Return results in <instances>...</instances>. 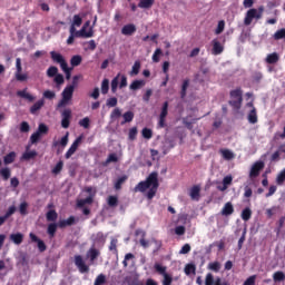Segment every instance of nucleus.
<instances>
[{
  "label": "nucleus",
  "instance_id": "38",
  "mask_svg": "<svg viewBox=\"0 0 285 285\" xmlns=\"http://www.w3.org/2000/svg\"><path fill=\"white\" fill-rule=\"evenodd\" d=\"M58 217H59V214H57V210L55 209H50L46 214L47 222H55L56 219H58Z\"/></svg>",
  "mask_w": 285,
  "mask_h": 285
},
{
  "label": "nucleus",
  "instance_id": "61",
  "mask_svg": "<svg viewBox=\"0 0 285 285\" xmlns=\"http://www.w3.org/2000/svg\"><path fill=\"white\" fill-rule=\"evenodd\" d=\"M163 285H173V276L170 274L163 275Z\"/></svg>",
  "mask_w": 285,
  "mask_h": 285
},
{
  "label": "nucleus",
  "instance_id": "53",
  "mask_svg": "<svg viewBox=\"0 0 285 285\" xmlns=\"http://www.w3.org/2000/svg\"><path fill=\"white\" fill-rule=\"evenodd\" d=\"M58 72H59V68H57L55 66H51L47 70V76L50 77V78L57 77Z\"/></svg>",
  "mask_w": 285,
  "mask_h": 285
},
{
  "label": "nucleus",
  "instance_id": "56",
  "mask_svg": "<svg viewBox=\"0 0 285 285\" xmlns=\"http://www.w3.org/2000/svg\"><path fill=\"white\" fill-rule=\"evenodd\" d=\"M92 238L95 242H99V243L106 242V236L101 232L94 234Z\"/></svg>",
  "mask_w": 285,
  "mask_h": 285
},
{
  "label": "nucleus",
  "instance_id": "14",
  "mask_svg": "<svg viewBox=\"0 0 285 285\" xmlns=\"http://www.w3.org/2000/svg\"><path fill=\"white\" fill-rule=\"evenodd\" d=\"M212 55H214L215 57H217V55H222V52H224V45H222V42H219L218 39H214L212 40Z\"/></svg>",
  "mask_w": 285,
  "mask_h": 285
},
{
  "label": "nucleus",
  "instance_id": "46",
  "mask_svg": "<svg viewBox=\"0 0 285 285\" xmlns=\"http://www.w3.org/2000/svg\"><path fill=\"white\" fill-rule=\"evenodd\" d=\"M208 268L214 273H219V271L222 269V264L219 262H213L208 264Z\"/></svg>",
  "mask_w": 285,
  "mask_h": 285
},
{
  "label": "nucleus",
  "instance_id": "28",
  "mask_svg": "<svg viewBox=\"0 0 285 285\" xmlns=\"http://www.w3.org/2000/svg\"><path fill=\"white\" fill-rule=\"evenodd\" d=\"M50 57L55 63H61L66 60V58H63V56L57 51H51Z\"/></svg>",
  "mask_w": 285,
  "mask_h": 285
},
{
  "label": "nucleus",
  "instance_id": "51",
  "mask_svg": "<svg viewBox=\"0 0 285 285\" xmlns=\"http://www.w3.org/2000/svg\"><path fill=\"white\" fill-rule=\"evenodd\" d=\"M10 168L6 167V168H2L0 170V176L2 177V179H4V181H8V179H10Z\"/></svg>",
  "mask_w": 285,
  "mask_h": 285
},
{
  "label": "nucleus",
  "instance_id": "29",
  "mask_svg": "<svg viewBox=\"0 0 285 285\" xmlns=\"http://www.w3.org/2000/svg\"><path fill=\"white\" fill-rule=\"evenodd\" d=\"M68 137H69V134L67 132L61 139L60 141H53L52 142V146L53 148H57V146H62V148H66L68 146Z\"/></svg>",
  "mask_w": 285,
  "mask_h": 285
},
{
  "label": "nucleus",
  "instance_id": "43",
  "mask_svg": "<svg viewBox=\"0 0 285 285\" xmlns=\"http://www.w3.org/2000/svg\"><path fill=\"white\" fill-rule=\"evenodd\" d=\"M197 273V267L195 264H187L185 266V274L186 275H195Z\"/></svg>",
  "mask_w": 285,
  "mask_h": 285
},
{
  "label": "nucleus",
  "instance_id": "13",
  "mask_svg": "<svg viewBox=\"0 0 285 285\" xmlns=\"http://www.w3.org/2000/svg\"><path fill=\"white\" fill-rule=\"evenodd\" d=\"M14 213H17V206L12 205L8 208L3 216H0V226H3L6 222H8V219L14 215Z\"/></svg>",
  "mask_w": 285,
  "mask_h": 285
},
{
  "label": "nucleus",
  "instance_id": "2",
  "mask_svg": "<svg viewBox=\"0 0 285 285\" xmlns=\"http://www.w3.org/2000/svg\"><path fill=\"white\" fill-rule=\"evenodd\" d=\"M242 95V88L234 89L229 92L230 100L228 104L234 110H239L242 108V102L244 101Z\"/></svg>",
  "mask_w": 285,
  "mask_h": 285
},
{
  "label": "nucleus",
  "instance_id": "54",
  "mask_svg": "<svg viewBox=\"0 0 285 285\" xmlns=\"http://www.w3.org/2000/svg\"><path fill=\"white\" fill-rule=\"evenodd\" d=\"M19 213H20V215H22V216L28 215V203H27V202H22V203L19 205Z\"/></svg>",
  "mask_w": 285,
  "mask_h": 285
},
{
  "label": "nucleus",
  "instance_id": "31",
  "mask_svg": "<svg viewBox=\"0 0 285 285\" xmlns=\"http://www.w3.org/2000/svg\"><path fill=\"white\" fill-rule=\"evenodd\" d=\"M136 235H141V237H142L140 239V246H142V248H148L149 243H148V240H146V232H144L141 229H137Z\"/></svg>",
  "mask_w": 285,
  "mask_h": 285
},
{
  "label": "nucleus",
  "instance_id": "17",
  "mask_svg": "<svg viewBox=\"0 0 285 285\" xmlns=\"http://www.w3.org/2000/svg\"><path fill=\"white\" fill-rule=\"evenodd\" d=\"M200 193H202V188H199V186L195 185L194 187H191V189L189 191V197L191 199H194L195 202H199Z\"/></svg>",
  "mask_w": 285,
  "mask_h": 285
},
{
  "label": "nucleus",
  "instance_id": "12",
  "mask_svg": "<svg viewBox=\"0 0 285 285\" xmlns=\"http://www.w3.org/2000/svg\"><path fill=\"white\" fill-rule=\"evenodd\" d=\"M29 237H30L31 242H33L35 244H38V249L40 253H46L48 246H46V243L43 240L38 238V236L35 235V233H30Z\"/></svg>",
  "mask_w": 285,
  "mask_h": 285
},
{
  "label": "nucleus",
  "instance_id": "3",
  "mask_svg": "<svg viewBox=\"0 0 285 285\" xmlns=\"http://www.w3.org/2000/svg\"><path fill=\"white\" fill-rule=\"evenodd\" d=\"M72 95H75V86H67L63 90H62V98L61 100L58 102L57 108H65V106H68V102H70L72 100Z\"/></svg>",
  "mask_w": 285,
  "mask_h": 285
},
{
  "label": "nucleus",
  "instance_id": "48",
  "mask_svg": "<svg viewBox=\"0 0 285 285\" xmlns=\"http://www.w3.org/2000/svg\"><path fill=\"white\" fill-rule=\"evenodd\" d=\"M117 244H118L117 238H111L110 245H109V250H111V253H114V255H117L119 253V250L117 249Z\"/></svg>",
  "mask_w": 285,
  "mask_h": 285
},
{
  "label": "nucleus",
  "instance_id": "22",
  "mask_svg": "<svg viewBox=\"0 0 285 285\" xmlns=\"http://www.w3.org/2000/svg\"><path fill=\"white\" fill-rule=\"evenodd\" d=\"M17 96L27 99V101H35V96L28 94L27 89L17 91Z\"/></svg>",
  "mask_w": 285,
  "mask_h": 285
},
{
  "label": "nucleus",
  "instance_id": "26",
  "mask_svg": "<svg viewBox=\"0 0 285 285\" xmlns=\"http://www.w3.org/2000/svg\"><path fill=\"white\" fill-rule=\"evenodd\" d=\"M75 224V216H70L68 219H62L59 222V228H66V226H73Z\"/></svg>",
  "mask_w": 285,
  "mask_h": 285
},
{
  "label": "nucleus",
  "instance_id": "34",
  "mask_svg": "<svg viewBox=\"0 0 285 285\" xmlns=\"http://www.w3.org/2000/svg\"><path fill=\"white\" fill-rule=\"evenodd\" d=\"M240 217L243 222H248L250 217H253V210H250L249 207H246L243 209Z\"/></svg>",
  "mask_w": 285,
  "mask_h": 285
},
{
  "label": "nucleus",
  "instance_id": "23",
  "mask_svg": "<svg viewBox=\"0 0 285 285\" xmlns=\"http://www.w3.org/2000/svg\"><path fill=\"white\" fill-rule=\"evenodd\" d=\"M144 86H146V81L145 80H134L129 88L130 90H141V88H144Z\"/></svg>",
  "mask_w": 285,
  "mask_h": 285
},
{
  "label": "nucleus",
  "instance_id": "4",
  "mask_svg": "<svg viewBox=\"0 0 285 285\" xmlns=\"http://www.w3.org/2000/svg\"><path fill=\"white\" fill-rule=\"evenodd\" d=\"M264 12V7L257 9H249L245 16L244 23L245 26H250L254 19H262V13Z\"/></svg>",
  "mask_w": 285,
  "mask_h": 285
},
{
  "label": "nucleus",
  "instance_id": "57",
  "mask_svg": "<svg viewBox=\"0 0 285 285\" xmlns=\"http://www.w3.org/2000/svg\"><path fill=\"white\" fill-rule=\"evenodd\" d=\"M118 104L117 97H111L107 99L106 106L108 108H115Z\"/></svg>",
  "mask_w": 285,
  "mask_h": 285
},
{
  "label": "nucleus",
  "instance_id": "19",
  "mask_svg": "<svg viewBox=\"0 0 285 285\" xmlns=\"http://www.w3.org/2000/svg\"><path fill=\"white\" fill-rule=\"evenodd\" d=\"M46 101L43 99L38 100L30 107L31 115H37L41 108H43Z\"/></svg>",
  "mask_w": 285,
  "mask_h": 285
},
{
  "label": "nucleus",
  "instance_id": "35",
  "mask_svg": "<svg viewBox=\"0 0 285 285\" xmlns=\"http://www.w3.org/2000/svg\"><path fill=\"white\" fill-rule=\"evenodd\" d=\"M126 181H128V176L124 175V176L119 177L115 183V189L121 190V186H124V184H126Z\"/></svg>",
  "mask_w": 285,
  "mask_h": 285
},
{
  "label": "nucleus",
  "instance_id": "63",
  "mask_svg": "<svg viewBox=\"0 0 285 285\" xmlns=\"http://www.w3.org/2000/svg\"><path fill=\"white\" fill-rule=\"evenodd\" d=\"M43 98L45 99H50V100H52V99H55V97H57V94H55V91H52V90H46V91H43Z\"/></svg>",
  "mask_w": 285,
  "mask_h": 285
},
{
  "label": "nucleus",
  "instance_id": "1",
  "mask_svg": "<svg viewBox=\"0 0 285 285\" xmlns=\"http://www.w3.org/2000/svg\"><path fill=\"white\" fill-rule=\"evenodd\" d=\"M159 175L157 171H153L149 174V176L146 178V180H142L136 185L134 188V193H146L147 191V199H154L155 195H157V190L159 188Z\"/></svg>",
  "mask_w": 285,
  "mask_h": 285
},
{
  "label": "nucleus",
  "instance_id": "5",
  "mask_svg": "<svg viewBox=\"0 0 285 285\" xmlns=\"http://www.w3.org/2000/svg\"><path fill=\"white\" fill-rule=\"evenodd\" d=\"M73 259L75 266L78 268L79 273H90V266L86 264L83 256L75 255Z\"/></svg>",
  "mask_w": 285,
  "mask_h": 285
},
{
  "label": "nucleus",
  "instance_id": "58",
  "mask_svg": "<svg viewBox=\"0 0 285 285\" xmlns=\"http://www.w3.org/2000/svg\"><path fill=\"white\" fill-rule=\"evenodd\" d=\"M159 117L166 118L168 117V101H165L161 107V111Z\"/></svg>",
  "mask_w": 285,
  "mask_h": 285
},
{
  "label": "nucleus",
  "instance_id": "42",
  "mask_svg": "<svg viewBox=\"0 0 285 285\" xmlns=\"http://www.w3.org/2000/svg\"><path fill=\"white\" fill-rule=\"evenodd\" d=\"M119 77H121V73H118L112 80H111V92L115 95L117 92V88H119Z\"/></svg>",
  "mask_w": 285,
  "mask_h": 285
},
{
  "label": "nucleus",
  "instance_id": "32",
  "mask_svg": "<svg viewBox=\"0 0 285 285\" xmlns=\"http://www.w3.org/2000/svg\"><path fill=\"white\" fill-rule=\"evenodd\" d=\"M81 23H83V18L79 14H75L70 28H81Z\"/></svg>",
  "mask_w": 285,
  "mask_h": 285
},
{
  "label": "nucleus",
  "instance_id": "11",
  "mask_svg": "<svg viewBox=\"0 0 285 285\" xmlns=\"http://www.w3.org/2000/svg\"><path fill=\"white\" fill-rule=\"evenodd\" d=\"M61 126L63 128H70V119L72 118V110L70 109H65L61 112Z\"/></svg>",
  "mask_w": 285,
  "mask_h": 285
},
{
  "label": "nucleus",
  "instance_id": "44",
  "mask_svg": "<svg viewBox=\"0 0 285 285\" xmlns=\"http://www.w3.org/2000/svg\"><path fill=\"white\" fill-rule=\"evenodd\" d=\"M139 70H141V62L139 60L135 61L132 69L130 71V76H137L139 75Z\"/></svg>",
  "mask_w": 285,
  "mask_h": 285
},
{
  "label": "nucleus",
  "instance_id": "41",
  "mask_svg": "<svg viewBox=\"0 0 285 285\" xmlns=\"http://www.w3.org/2000/svg\"><path fill=\"white\" fill-rule=\"evenodd\" d=\"M81 61H83V58H81L80 55H76L70 59V63L72 68H77V66H81Z\"/></svg>",
  "mask_w": 285,
  "mask_h": 285
},
{
  "label": "nucleus",
  "instance_id": "9",
  "mask_svg": "<svg viewBox=\"0 0 285 285\" xmlns=\"http://www.w3.org/2000/svg\"><path fill=\"white\" fill-rule=\"evenodd\" d=\"M82 140H83V136H79L78 138H76V140L71 144L70 148L65 154V157L67 159H70V157H72L73 154L77 153V149L79 148Z\"/></svg>",
  "mask_w": 285,
  "mask_h": 285
},
{
  "label": "nucleus",
  "instance_id": "27",
  "mask_svg": "<svg viewBox=\"0 0 285 285\" xmlns=\"http://www.w3.org/2000/svg\"><path fill=\"white\" fill-rule=\"evenodd\" d=\"M10 239L11 242H13V244H17V246H19L20 244L23 243V234L21 233L11 234Z\"/></svg>",
  "mask_w": 285,
  "mask_h": 285
},
{
  "label": "nucleus",
  "instance_id": "60",
  "mask_svg": "<svg viewBox=\"0 0 285 285\" xmlns=\"http://www.w3.org/2000/svg\"><path fill=\"white\" fill-rule=\"evenodd\" d=\"M163 51L161 49L157 48L153 55V61L154 63H159V57H161Z\"/></svg>",
  "mask_w": 285,
  "mask_h": 285
},
{
  "label": "nucleus",
  "instance_id": "45",
  "mask_svg": "<svg viewBox=\"0 0 285 285\" xmlns=\"http://www.w3.org/2000/svg\"><path fill=\"white\" fill-rule=\"evenodd\" d=\"M47 233L50 237H55V235L57 234V224L50 223L47 227Z\"/></svg>",
  "mask_w": 285,
  "mask_h": 285
},
{
  "label": "nucleus",
  "instance_id": "47",
  "mask_svg": "<svg viewBox=\"0 0 285 285\" xmlns=\"http://www.w3.org/2000/svg\"><path fill=\"white\" fill-rule=\"evenodd\" d=\"M274 282H285V274L282 271L275 272L273 274Z\"/></svg>",
  "mask_w": 285,
  "mask_h": 285
},
{
  "label": "nucleus",
  "instance_id": "25",
  "mask_svg": "<svg viewBox=\"0 0 285 285\" xmlns=\"http://www.w3.org/2000/svg\"><path fill=\"white\" fill-rule=\"evenodd\" d=\"M37 151L31 150V151H24L21 156L22 161H30V159H35L37 157Z\"/></svg>",
  "mask_w": 285,
  "mask_h": 285
},
{
  "label": "nucleus",
  "instance_id": "33",
  "mask_svg": "<svg viewBox=\"0 0 285 285\" xmlns=\"http://www.w3.org/2000/svg\"><path fill=\"white\" fill-rule=\"evenodd\" d=\"M14 159H17V153L10 151L3 157V161L6 165L13 164Z\"/></svg>",
  "mask_w": 285,
  "mask_h": 285
},
{
  "label": "nucleus",
  "instance_id": "18",
  "mask_svg": "<svg viewBox=\"0 0 285 285\" xmlns=\"http://www.w3.org/2000/svg\"><path fill=\"white\" fill-rule=\"evenodd\" d=\"M235 213V207H233V203H226L222 209V215L228 217Z\"/></svg>",
  "mask_w": 285,
  "mask_h": 285
},
{
  "label": "nucleus",
  "instance_id": "49",
  "mask_svg": "<svg viewBox=\"0 0 285 285\" xmlns=\"http://www.w3.org/2000/svg\"><path fill=\"white\" fill-rule=\"evenodd\" d=\"M86 28H81L80 32L82 35V39H90V37H95V31H92V29H90L89 31H86Z\"/></svg>",
  "mask_w": 285,
  "mask_h": 285
},
{
  "label": "nucleus",
  "instance_id": "59",
  "mask_svg": "<svg viewBox=\"0 0 285 285\" xmlns=\"http://www.w3.org/2000/svg\"><path fill=\"white\" fill-rule=\"evenodd\" d=\"M155 271L159 274V275H166V266H161L160 264H155L154 265Z\"/></svg>",
  "mask_w": 285,
  "mask_h": 285
},
{
  "label": "nucleus",
  "instance_id": "55",
  "mask_svg": "<svg viewBox=\"0 0 285 285\" xmlns=\"http://www.w3.org/2000/svg\"><path fill=\"white\" fill-rule=\"evenodd\" d=\"M104 284H106V275L99 274L96 277L94 285H104Z\"/></svg>",
  "mask_w": 285,
  "mask_h": 285
},
{
  "label": "nucleus",
  "instance_id": "7",
  "mask_svg": "<svg viewBox=\"0 0 285 285\" xmlns=\"http://www.w3.org/2000/svg\"><path fill=\"white\" fill-rule=\"evenodd\" d=\"M22 72H23V67L21 66V58H17L14 77L18 81H28V73H22Z\"/></svg>",
  "mask_w": 285,
  "mask_h": 285
},
{
  "label": "nucleus",
  "instance_id": "16",
  "mask_svg": "<svg viewBox=\"0 0 285 285\" xmlns=\"http://www.w3.org/2000/svg\"><path fill=\"white\" fill-rule=\"evenodd\" d=\"M101 255V252L95 247H90L87 252V257L90 259V263L94 264L95 259Z\"/></svg>",
  "mask_w": 285,
  "mask_h": 285
},
{
  "label": "nucleus",
  "instance_id": "64",
  "mask_svg": "<svg viewBox=\"0 0 285 285\" xmlns=\"http://www.w3.org/2000/svg\"><path fill=\"white\" fill-rule=\"evenodd\" d=\"M255 279H257L256 275L249 276L243 285H255Z\"/></svg>",
  "mask_w": 285,
  "mask_h": 285
},
{
  "label": "nucleus",
  "instance_id": "36",
  "mask_svg": "<svg viewBox=\"0 0 285 285\" xmlns=\"http://www.w3.org/2000/svg\"><path fill=\"white\" fill-rule=\"evenodd\" d=\"M220 155L227 161H230V159H235V154H233V151H230V149H220Z\"/></svg>",
  "mask_w": 285,
  "mask_h": 285
},
{
  "label": "nucleus",
  "instance_id": "8",
  "mask_svg": "<svg viewBox=\"0 0 285 285\" xmlns=\"http://www.w3.org/2000/svg\"><path fill=\"white\" fill-rule=\"evenodd\" d=\"M264 166H265V164L262 160L254 163L249 170L250 179H255V178L259 177V173H262V170H264Z\"/></svg>",
  "mask_w": 285,
  "mask_h": 285
},
{
  "label": "nucleus",
  "instance_id": "52",
  "mask_svg": "<svg viewBox=\"0 0 285 285\" xmlns=\"http://www.w3.org/2000/svg\"><path fill=\"white\" fill-rule=\"evenodd\" d=\"M119 161V158L117 157V154H109V156L107 157L106 161H105V166H108V164H115Z\"/></svg>",
  "mask_w": 285,
  "mask_h": 285
},
{
  "label": "nucleus",
  "instance_id": "6",
  "mask_svg": "<svg viewBox=\"0 0 285 285\" xmlns=\"http://www.w3.org/2000/svg\"><path fill=\"white\" fill-rule=\"evenodd\" d=\"M85 193H88L89 196L87 198L77 200L78 208H83V206H86V204L90 205L95 202V193L92 194V187H86Z\"/></svg>",
  "mask_w": 285,
  "mask_h": 285
},
{
  "label": "nucleus",
  "instance_id": "30",
  "mask_svg": "<svg viewBox=\"0 0 285 285\" xmlns=\"http://www.w3.org/2000/svg\"><path fill=\"white\" fill-rule=\"evenodd\" d=\"M189 86H190V80L189 79H185L183 81L181 90H180V98L181 99H186V95H187V90H188Z\"/></svg>",
  "mask_w": 285,
  "mask_h": 285
},
{
  "label": "nucleus",
  "instance_id": "20",
  "mask_svg": "<svg viewBox=\"0 0 285 285\" xmlns=\"http://www.w3.org/2000/svg\"><path fill=\"white\" fill-rule=\"evenodd\" d=\"M247 120L249 124H257V108L253 107V109L247 115Z\"/></svg>",
  "mask_w": 285,
  "mask_h": 285
},
{
  "label": "nucleus",
  "instance_id": "15",
  "mask_svg": "<svg viewBox=\"0 0 285 285\" xmlns=\"http://www.w3.org/2000/svg\"><path fill=\"white\" fill-rule=\"evenodd\" d=\"M137 32V27L132 23L125 24L121 29V35H125L126 37H132Z\"/></svg>",
  "mask_w": 285,
  "mask_h": 285
},
{
  "label": "nucleus",
  "instance_id": "40",
  "mask_svg": "<svg viewBox=\"0 0 285 285\" xmlns=\"http://www.w3.org/2000/svg\"><path fill=\"white\" fill-rule=\"evenodd\" d=\"M109 90H110V80H108V78H105L101 82V94L108 95Z\"/></svg>",
  "mask_w": 285,
  "mask_h": 285
},
{
  "label": "nucleus",
  "instance_id": "21",
  "mask_svg": "<svg viewBox=\"0 0 285 285\" xmlns=\"http://www.w3.org/2000/svg\"><path fill=\"white\" fill-rule=\"evenodd\" d=\"M155 6V0H140L138 3V8H142L144 10H150Z\"/></svg>",
  "mask_w": 285,
  "mask_h": 285
},
{
  "label": "nucleus",
  "instance_id": "62",
  "mask_svg": "<svg viewBox=\"0 0 285 285\" xmlns=\"http://www.w3.org/2000/svg\"><path fill=\"white\" fill-rule=\"evenodd\" d=\"M142 137H144V139H153V129L144 128Z\"/></svg>",
  "mask_w": 285,
  "mask_h": 285
},
{
  "label": "nucleus",
  "instance_id": "39",
  "mask_svg": "<svg viewBox=\"0 0 285 285\" xmlns=\"http://www.w3.org/2000/svg\"><path fill=\"white\" fill-rule=\"evenodd\" d=\"M122 118H124V121L121 122V126H124V124H130V121L135 119V112L127 111L122 115Z\"/></svg>",
  "mask_w": 285,
  "mask_h": 285
},
{
  "label": "nucleus",
  "instance_id": "37",
  "mask_svg": "<svg viewBox=\"0 0 285 285\" xmlns=\"http://www.w3.org/2000/svg\"><path fill=\"white\" fill-rule=\"evenodd\" d=\"M107 204L110 208H117L119 205V198L117 196H109L107 198Z\"/></svg>",
  "mask_w": 285,
  "mask_h": 285
},
{
  "label": "nucleus",
  "instance_id": "50",
  "mask_svg": "<svg viewBox=\"0 0 285 285\" xmlns=\"http://www.w3.org/2000/svg\"><path fill=\"white\" fill-rule=\"evenodd\" d=\"M284 181H285V168L276 177L277 186H283Z\"/></svg>",
  "mask_w": 285,
  "mask_h": 285
},
{
  "label": "nucleus",
  "instance_id": "24",
  "mask_svg": "<svg viewBox=\"0 0 285 285\" xmlns=\"http://www.w3.org/2000/svg\"><path fill=\"white\" fill-rule=\"evenodd\" d=\"M265 61L266 63H269V65L277 63V61H279V53L273 52L267 55Z\"/></svg>",
  "mask_w": 285,
  "mask_h": 285
},
{
  "label": "nucleus",
  "instance_id": "10",
  "mask_svg": "<svg viewBox=\"0 0 285 285\" xmlns=\"http://www.w3.org/2000/svg\"><path fill=\"white\" fill-rule=\"evenodd\" d=\"M205 285H229L228 282H222V278L215 276L212 273H208L205 277Z\"/></svg>",
  "mask_w": 285,
  "mask_h": 285
}]
</instances>
